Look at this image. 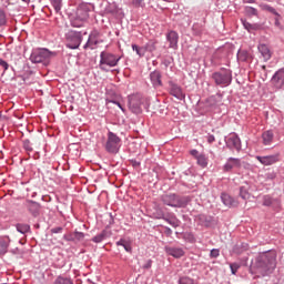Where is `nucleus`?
I'll return each instance as SVG.
<instances>
[{"mask_svg": "<svg viewBox=\"0 0 284 284\" xmlns=\"http://www.w3.org/2000/svg\"><path fill=\"white\" fill-rule=\"evenodd\" d=\"M276 270V253H261L252 263L250 272L255 276H270Z\"/></svg>", "mask_w": 284, "mask_h": 284, "instance_id": "f257e3e1", "label": "nucleus"}, {"mask_svg": "<svg viewBox=\"0 0 284 284\" xmlns=\"http://www.w3.org/2000/svg\"><path fill=\"white\" fill-rule=\"evenodd\" d=\"M90 19V8L88 4L82 3L77 8L74 16L71 17V26L73 28H83Z\"/></svg>", "mask_w": 284, "mask_h": 284, "instance_id": "f03ea898", "label": "nucleus"}, {"mask_svg": "<svg viewBox=\"0 0 284 284\" xmlns=\"http://www.w3.org/2000/svg\"><path fill=\"white\" fill-rule=\"evenodd\" d=\"M162 203H164V205H169L170 207H186L190 203V197H183L176 194H165L162 195Z\"/></svg>", "mask_w": 284, "mask_h": 284, "instance_id": "7ed1b4c3", "label": "nucleus"}, {"mask_svg": "<svg viewBox=\"0 0 284 284\" xmlns=\"http://www.w3.org/2000/svg\"><path fill=\"white\" fill-rule=\"evenodd\" d=\"M119 61H121V57L113 53L102 51L100 54L101 70H105V68H114L119 64Z\"/></svg>", "mask_w": 284, "mask_h": 284, "instance_id": "20e7f679", "label": "nucleus"}, {"mask_svg": "<svg viewBox=\"0 0 284 284\" xmlns=\"http://www.w3.org/2000/svg\"><path fill=\"white\" fill-rule=\"evenodd\" d=\"M212 79L215 81L217 85L226 88V85H230V83H232V71L227 69H222L213 73Z\"/></svg>", "mask_w": 284, "mask_h": 284, "instance_id": "39448f33", "label": "nucleus"}, {"mask_svg": "<svg viewBox=\"0 0 284 284\" xmlns=\"http://www.w3.org/2000/svg\"><path fill=\"white\" fill-rule=\"evenodd\" d=\"M121 143V138L110 131L108 133V140L105 143V150L111 154H116L119 152V145Z\"/></svg>", "mask_w": 284, "mask_h": 284, "instance_id": "423d86ee", "label": "nucleus"}, {"mask_svg": "<svg viewBox=\"0 0 284 284\" xmlns=\"http://www.w3.org/2000/svg\"><path fill=\"white\" fill-rule=\"evenodd\" d=\"M51 57H54V53L50 52L48 49H41L33 51L30 60L32 63H43V61H48Z\"/></svg>", "mask_w": 284, "mask_h": 284, "instance_id": "0eeeda50", "label": "nucleus"}, {"mask_svg": "<svg viewBox=\"0 0 284 284\" xmlns=\"http://www.w3.org/2000/svg\"><path fill=\"white\" fill-rule=\"evenodd\" d=\"M67 48H70V50H77L79 45H81L82 37L77 31H70L67 34Z\"/></svg>", "mask_w": 284, "mask_h": 284, "instance_id": "6e6552de", "label": "nucleus"}, {"mask_svg": "<svg viewBox=\"0 0 284 284\" xmlns=\"http://www.w3.org/2000/svg\"><path fill=\"white\" fill-rule=\"evenodd\" d=\"M129 108L133 114H141V95H130L129 97Z\"/></svg>", "mask_w": 284, "mask_h": 284, "instance_id": "1a4fd4ad", "label": "nucleus"}, {"mask_svg": "<svg viewBox=\"0 0 284 284\" xmlns=\"http://www.w3.org/2000/svg\"><path fill=\"white\" fill-rule=\"evenodd\" d=\"M262 165H274V163H278V154L275 155H257L255 158Z\"/></svg>", "mask_w": 284, "mask_h": 284, "instance_id": "9d476101", "label": "nucleus"}, {"mask_svg": "<svg viewBox=\"0 0 284 284\" xmlns=\"http://www.w3.org/2000/svg\"><path fill=\"white\" fill-rule=\"evenodd\" d=\"M166 41H169V48L176 50L179 48V33L176 31H170L166 34Z\"/></svg>", "mask_w": 284, "mask_h": 284, "instance_id": "9b49d317", "label": "nucleus"}, {"mask_svg": "<svg viewBox=\"0 0 284 284\" xmlns=\"http://www.w3.org/2000/svg\"><path fill=\"white\" fill-rule=\"evenodd\" d=\"M272 83L277 89L284 88V69L278 70L272 78Z\"/></svg>", "mask_w": 284, "mask_h": 284, "instance_id": "f8f14e48", "label": "nucleus"}, {"mask_svg": "<svg viewBox=\"0 0 284 284\" xmlns=\"http://www.w3.org/2000/svg\"><path fill=\"white\" fill-rule=\"evenodd\" d=\"M169 87H170V94H172V97H175V99H185V95L183 94V90L181 89V87H179L178 84H174V82H169Z\"/></svg>", "mask_w": 284, "mask_h": 284, "instance_id": "ddd939ff", "label": "nucleus"}, {"mask_svg": "<svg viewBox=\"0 0 284 284\" xmlns=\"http://www.w3.org/2000/svg\"><path fill=\"white\" fill-rule=\"evenodd\" d=\"M234 168H241V160L236 158H230L223 166L224 172H232Z\"/></svg>", "mask_w": 284, "mask_h": 284, "instance_id": "4468645a", "label": "nucleus"}, {"mask_svg": "<svg viewBox=\"0 0 284 284\" xmlns=\"http://www.w3.org/2000/svg\"><path fill=\"white\" fill-rule=\"evenodd\" d=\"M165 252L169 256H173V258H181L182 256H185V251L181 247L165 246Z\"/></svg>", "mask_w": 284, "mask_h": 284, "instance_id": "2eb2a0df", "label": "nucleus"}, {"mask_svg": "<svg viewBox=\"0 0 284 284\" xmlns=\"http://www.w3.org/2000/svg\"><path fill=\"white\" fill-rule=\"evenodd\" d=\"M150 79L153 88H161V85H163V81L161 80V71L151 72Z\"/></svg>", "mask_w": 284, "mask_h": 284, "instance_id": "dca6fc26", "label": "nucleus"}, {"mask_svg": "<svg viewBox=\"0 0 284 284\" xmlns=\"http://www.w3.org/2000/svg\"><path fill=\"white\" fill-rule=\"evenodd\" d=\"M257 49L264 61H270L272 59V51H270V47L266 44H260Z\"/></svg>", "mask_w": 284, "mask_h": 284, "instance_id": "f3484780", "label": "nucleus"}, {"mask_svg": "<svg viewBox=\"0 0 284 284\" xmlns=\"http://www.w3.org/2000/svg\"><path fill=\"white\" fill-rule=\"evenodd\" d=\"M27 207H28L29 212L32 214V216H38L39 211L41 210V206L39 205V203L33 202V201H28Z\"/></svg>", "mask_w": 284, "mask_h": 284, "instance_id": "a211bd4d", "label": "nucleus"}, {"mask_svg": "<svg viewBox=\"0 0 284 284\" xmlns=\"http://www.w3.org/2000/svg\"><path fill=\"white\" fill-rule=\"evenodd\" d=\"M227 145L235 148V150H241V139L236 134H231L227 140Z\"/></svg>", "mask_w": 284, "mask_h": 284, "instance_id": "6ab92c4d", "label": "nucleus"}, {"mask_svg": "<svg viewBox=\"0 0 284 284\" xmlns=\"http://www.w3.org/2000/svg\"><path fill=\"white\" fill-rule=\"evenodd\" d=\"M262 141L264 145H272V141H274V132L265 131L262 134Z\"/></svg>", "mask_w": 284, "mask_h": 284, "instance_id": "aec40b11", "label": "nucleus"}, {"mask_svg": "<svg viewBox=\"0 0 284 284\" xmlns=\"http://www.w3.org/2000/svg\"><path fill=\"white\" fill-rule=\"evenodd\" d=\"M9 246H10V237L3 236L0 240V254H6V252H8Z\"/></svg>", "mask_w": 284, "mask_h": 284, "instance_id": "412c9836", "label": "nucleus"}, {"mask_svg": "<svg viewBox=\"0 0 284 284\" xmlns=\"http://www.w3.org/2000/svg\"><path fill=\"white\" fill-rule=\"evenodd\" d=\"M221 199L224 205H226V207H234L236 205V202L234 201V199L226 193H223Z\"/></svg>", "mask_w": 284, "mask_h": 284, "instance_id": "4be33fe9", "label": "nucleus"}, {"mask_svg": "<svg viewBox=\"0 0 284 284\" xmlns=\"http://www.w3.org/2000/svg\"><path fill=\"white\" fill-rule=\"evenodd\" d=\"M240 196L241 199H244V201L250 199V184L245 183L240 187Z\"/></svg>", "mask_w": 284, "mask_h": 284, "instance_id": "5701e85b", "label": "nucleus"}, {"mask_svg": "<svg viewBox=\"0 0 284 284\" xmlns=\"http://www.w3.org/2000/svg\"><path fill=\"white\" fill-rule=\"evenodd\" d=\"M158 43L159 41L156 40H149V42L144 45L143 50L145 52H155Z\"/></svg>", "mask_w": 284, "mask_h": 284, "instance_id": "b1692460", "label": "nucleus"}, {"mask_svg": "<svg viewBox=\"0 0 284 284\" xmlns=\"http://www.w3.org/2000/svg\"><path fill=\"white\" fill-rule=\"evenodd\" d=\"M99 41L97 40V37L90 36L88 42L84 45V50L88 48H91V50H94V45H97Z\"/></svg>", "mask_w": 284, "mask_h": 284, "instance_id": "393cba45", "label": "nucleus"}, {"mask_svg": "<svg viewBox=\"0 0 284 284\" xmlns=\"http://www.w3.org/2000/svg\"><path fill=\"white\" fill-rule=\"evenodd\" d=\"M116 245H121L122 247H124L125 252H132V244L130 243V241L121 239L116 242Z\"/></svg>", "mask_w": 284, "mask_h": 284, "instance_id": "a878e982", "label": "nucleus"}, {"mask_svg": "<svg viewBox=\"0 0 284 284\" xmlns=\"http://www.w3.org/2000/svg\"><path fill=\"white\" fill-rule=\"evenodd\" d=\"M242 23L247 32H254V30H258V24H252L247 22V20H242Z\"/></svg>", "mask_w": 284, "mask_h": 284, "instance_id": "bb28decb", "label": "nucleus"}, {"mask_svg": "<svg viewBox=\"0 0 284 284\" xmlns=\"http://www.w3.org/2000/svg\"><path fill=\"white\" fill-rule=\"evenodd\" d=\"M197 165L201 168H207V156L200 154L196 156Z\"/></svg>", "mask_w": 284, "mask_h": 284, "instance_id": "cd10ccee", "label": "nucleus"}, {"mask_svg": "<svg viewBox=\"0 0 284 284\" xmlns=\"http://www.w3.org/2000/svg\"><path fill=\"white\" fill-rule=\"evenodd\" d=\"M53 284H74L72 283V280L63 276H58Z\"/></svg>", "mask_w": 284, "mask_h": 284, "instance_id": "c85d7f7f", "label": "nucleus"}, {"mask_svg": "<svg viewBox=\"0 0 284 284\" xmlns=\"http://www.w3.org/2000/svg\"><path fill=\"white\" fill-rule=\"evenodd\" d=\"M165 221L166 223L172 225V227H179V225H181V221H179V219L176 217H169V219H165Z\"/></svg>", "mask_w": 284, "mask_h": 284, "instance_id": "c756f323", "label": "nucleus"}, {"mask_svg": "<svg viewBox=\"0 0 284 284\" xmlns=\"http://www.w3.org/2000/svg\"><path fill=\"white\" fill-rule=\"evenodd\" d=\"M17 230L20 232V234H27V232H30V225H28V224H18Z\"/></svg>", "mask_w": 284, "mask_h": 284, "instance_id": "7c9ffc66", "label": "nucleus"}, {"mask_svg": "<svg viewBox=\"0 0 284 284\" xmlns=\"http://www.w3.org/2000/svg\"><path fill=\"white\" fill-rule=\"evenodd\" d=\"M237 59L239 61H247L250 59V53H247V51H239Z\"/></svg>", "mask_w": 284, "mask_h": 284, "instance_id": "2f4dec72", "label": "nucleus"}, {"mask_svg": "<svg viewBox=\"0 0 284 284\" xmlns=\"http://www.w3.org/2000/svg\"><path fill=\"white\" fill-rule=\"evenodd\" d=\"M104 239H105V231H103L102 233L95 235L92 239V241H93V243H101Z\"/></svg>", "mask_w": 284, "mask_h": 284, "instance_id": "473e14b6", "label": "nucleus"}, {"mask_svg": "<svg viewBox=\"0 0 284 284\" xmlns=\"http://www.w3.org/2000/svg\"><path fill=\"white\" fill-rule=\"evenodd\" d=\"M132 50L139 54V57H145V51L143 49L139 48L136 44H132Z\"/></svg>", "mask_w": 284, "mask_h": 284, "instance_id": "72a5a7b5", "label": "nucleus"}, {"mask_svg": "<svg viewBox=\"0 0 284 284\" xmlns=\"http://www.w3.org/2000/svg\"><path fill=\"white\" fill-rule=\"evenodd\" d=\"M274 203V200L270 195L264 196L263 205L270 207Z\"/></svg>", "mask_w": 284, "mask_h": 284, "instance_id": "f704fd0d", "label": "nucleus"}, {"mask_svg": "<svg viewBox=\"0 0 284 284\" xmlns=\"http://www.w3.org/2000/svg\"><path fill=\"white\" fill-rule=\"evenodd\" d=\"M230 268L232 274H236V272H239V270L241 268V264L239 263H231L230 264Z\"/></svg>", "mask_w": 284, "mask_h": 284, "instance_id": "c9c22d12", "label": "nucleus"}, {"mask_svg": "<svg viewBox=\"0 0 284 284\" xmlns=\"http://www.w3.org/2000/svg\"><path fill=\"white\" fill-rule=\"evenodd\" d=\"M52 6L55 12H61V0H52Z\"/></svg>", "mask_w": 284, "mask_h": 284, "instance_id": "e433bc0d", "label": "nucleus"}, {"mask_svg": "<svg viewBox=\"0 0 284 284\" xmlns=\"http://www.w3.org/2000/svg\"><path fill=\"white\" fill-rule=\"evenodd\" d=\"M262 10H266L267 12H272V14H276V9L268 4H261Z\"/></svg>", "mask_w": 284, "mask_h": 284, "instance_id": "4c0bfd02", "label": "nucleus"}, {"mask_svg": "<svg viewBox=\"0 0 284 284\" xmlns=\"http://www.w3.org/2000/svg\"><path fill=\"white\" fill-rule=\"evenodd\" d=\"M23 148L24 150H28V152H32V143H30V140L23 141Z\"/></svg>", "mask_w": 284, "mask_h": 284, "instance_id": "58836bf2", "label": "nucleus"}, {"mask_svg": "<svg viewBox=\"0 0 284 284\" xmlns=\"http://www.w3.org/2000/svg\"><path fill=\"white\" fill-rule=\"evenodd\" d=\"M180 284H195V283H194V280L190 277H182L180 278Z\"/></svg>", "mask_w": 284, "mask_h": 284, "instance_id": "ea45409f", "label": "nucleus"}, {"mask_svg": "<svg viewBox=\"0 0 284 284\" xmlns=\"http://www.w3.org/2000/svg\"><path fill=\"white\" fill-rule=\"evenodd\" d=\"M246 12H247V14H253L254 17H256V14H258V11L252 7L246 8Z\"/></svg>", "mask_w": 284, "mask_h": 284, "instance_id": "a19ab883", "label": "nucleus"}, {"mask_svg": "<svg viewBox=\"0 0 284 284\" xmlns=\"http://www.w3.org/2000/svg\"><path fill=\"white\" fill-rule=\"evenodd\" d=\"M220 251L217 248H213L210 253L211 258H219Z\"/></svg>", "mask_w": 284, "mask_h": 284, "instance_id": "79ce46f5", "label": "nucleus"}, {"mask_svg": "<svg viewBox=\"0 0 284 284\" xmlns=\"http://www.w3.org/2000/svg\"><path fill=\"white\" fill-rule=\"evenodd\" d=\"M6 26V13L0 10V27Z\"/></svg>", "mask_w": 284, "mask_h": 284, "instance_id": "37998d69", "label": "nucleus"}, {"mask_svg": "<svg viewBox=\"0 0 284 284\" xmlns=\"http://www.w3.org/2000/svg\"><path fill=\"white\" fill-rule=\"evenodd\" d=\"M84 237H85V235L81 232L74 233V239H77V241H83Z\"/></svg>", "mask_w": 284, "mask_h": 284, "instance_id": "c03bdc74", "label": "nucleus"}, {"mask_svg": "<svg viewBox=\"0 0 284 284\" xmlns=\"http://www.w3.org/2000/svg\"><path fill=\"white\" fill-rule=\"evenodd\" d=\"M0 65L1 68H3L4 70H8L9 65L8 62H6V60L0 59Z\"/></svg>", "mask_w": 284, "mask_h": 284, "instance_id": "a18cd8bd", "label": "nucleus"}, {"mask_svg": "<svg viewBox=\"0 0 284 284\" xmlns=\"http://www.w3.org/2000/svg\"><path fill=\"white\" fill-rule=\"evenodd\" d=\"M108 103H115V105H118L120 108V110H122V112H125V109H123V106L121 105L120 102H118V101H108Z\"/></svg>", "mask_w": 284, "mask_h": 284, "instance_id": "49530a36", "label": "nucleus"}, {"mask_svg": "<svg viewBox=\"0 0 284 284\" xmlns=\"http://www.w3.org/2000/svg\"><path fill=\"white\" fill-rule=\"evenodd\" d=\"M150 267H152V260H149L143 266L144 270H150Z\"/></svg>", "mask_w": 284, "mask_h": 284, "instance_id": "de8ad7c7", "label": "nucleus"}, {"mask_svg": "<svg viewBox=\"0 0 284 284\" xmlns=\"http://www.w3.org/2000/svg\"><path fill=\"white\" fill-rule=\"evenodd\" d=\"M164 234H166V236H172V229L170 227H165Z\"/></svg>", "mask_w": 284, "mask_h": 284, "instance_id": "09e8293b", "label": "nucleus"}, {"mask_svg": "<svg viewBox=\"0 0 284 284\" xmlns=\"http://www.w3.org/2000/svg\"><path fill=\"white\" fill-rule=\"evenodd\" d=\"M62 227H55V229H52L51 230V232L53 233V234H59V232H62Z\"/></svg>", "mask_w": 284, "mask_h": 284, "instance_id": "8fccbe9b", "label": "nucleus"}, {"mask_svg": "<svg viewBox=\"0 0 284 284\" xmlns=\"http://www.w3.org/2000/svg\"><path fill=\"white\" fill-rule=\"evenodd\" d=\"M133 4L139 6L141 8H143V6H144L142 0H136V1L133 2Z\"/></svg>", "mask_w": 284, "mask_h": 284, "instance_id": "3c124183", "label": "nucleus"}, {"mask_svg": "<svg viewBox=\"0 0 284 284\" xmlns=\"http://www.w3.org/2000/svg\"><path fill=\"white\" fill-rule=\"evenodd\" d=\"M197 29H199V24H194L193 31L195 32V34H201V30H197Z\"/></svg>", "mask_w": 284, "mask_h": 284, "instance_id": "603ef678", "label": "nucleus"}, {"mask_svg": "<svg viewBox=\"0 0 284 284\" xmlns=\"http://www.w3.org/2000/svg\"><path fill=\"white\" fill-rule=\"evenodd\" d=\"M214 141H216V139L214 138V135H209V136H207V143H214Z\"/></svg>", "mask_w": 284, "mask_h": 284, "instance_id": "864d4df0", "label": "nucleus"}, {"mask_svg": "<svg viewBox=\"0 0 284 284\" xmlns=\"http://www.w3.org/2000/svg\"><path fill=\"white\" fill-rule=\"evenodd\" d=\"M190 154H191V156H194L195 159H196V156H200L197 150H192V151L190 152Z\"/></svg>", "mask_w": 284, "mask_h": 284, "instance_id": "5fc2aeb1", "label": "nucleus"}, {"mask_svg": "<svg viewBox=\"0 0 284 284\" xmlns=\"http://www.w3.org/2000/svg\"><path fill=\"white\" fill-rule=\"evenodd\" d=\"M24 3H30V0H22Z\"/></svg>", "mask_w": 284, "mask_h": 284, "instance_id": "6e6d98bb", "label": "nucleus"}, {"mask_svg": "<svg viewBox=\"0 0 284 284\" xmlns=\"http://www.w3.org/2000/svg\"><path fill=\"white\" fill-rule=\"evenodd\" d=\"M262 70H265V65H262Z\"/></svg>", "mask_w": 284, "mask_h": 284, "instance_id": "4d7b16f0", "label": "nucleus"}, {"mask_svg": "<svg viewBox=\"0 0 284 284\" xmlns=\"http://www.w3.org/2000/svg\"><path fill=\"white\" fill-rule=\"evenodd\" d=\"M164 1H169V0H164Z\"/></svg>", "mask_w": 284, "mask_h": 284, "instance_id": "13d9d810", "label": "nucleus"}]
</instances>
